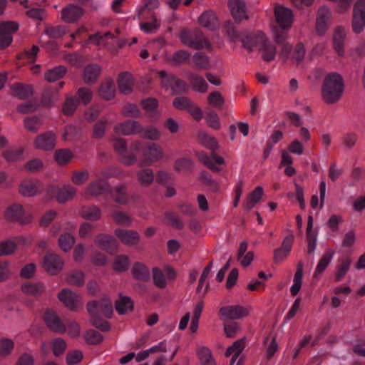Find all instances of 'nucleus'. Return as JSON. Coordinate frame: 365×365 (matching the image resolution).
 I'll list each match as a JSON object with an SVG mask.
<instances>
[{"label": "nucleus", "instance_id": "obj_1", "mask_svg": "<svg viewBox=\"0 0 365 365\" xmlns=\"http://www.w3.org/2000/svg\"><path fill=\"white\" fill-rule=\"evenodd\" d=\"M86 309L91 316L93 326L102 331H108L110 329L109 322L101 318L102 316L111 318L113 313L112 302L108 295H104L100 299L89 302Z\"/></svg>", "mask_w": 365, "mask_h": 365}, {"label": "nucleus", "instance_id": "obj_2", "mask_svg": "<svg viewBox=\"0 0 365 365\" xmlns=\"http://www.w3.org/2000/svg\"><path fill=\"white\" fill-rule=\"evenodd\" d=\"M199 140L203 146L212 150L210 155L204 151L196 153L199 160L212 171H220L221 168L217 166V165H223L225 160L222 157L217 155L215 153L218 147L217 140L214 137L204 132L199 134Z\"/></svg>", "mask_w": 365, "mask_h": 365}, {"label": "nucleus", "instance_id": "obj_3", "mask_svg": "<svg viewBox=\"0 0 365 365\" xmlns=\"http://www.w3.org/2000/svg\"><path fill=\"white\" fill-rule=\"evenodd\" d=\"M344 90V79L336 72L328 73L324 79L322 94L327 104L336 103L341 97Z\"/></svg>", "mask_w": 365, "mask_h": 365}, {"label": "nucleus", "instance_id": "obj_4", "mask_svg": "<svg viewBox=\"0 0 365 365\" xmlns=\"http://www.w3.org/2000/svg\"><path fill=\"white\" fill-rule=\"evenodd\" d=\"M131 152H142L143 160L140 165H151L160 160L163 156V151L160 146L155 143L143 144L139 141L133 142L130 145Z\"/></svg>", "mask_w": 365, "mask_h": 365}, {"label": "nucleus", "instance_id": "obj_5", "mask_svg": "<svg viewBox=\"0 0 365 365\" xmlns=\"http://www.w3.org/2000/svg\"><path fill=\"white\" fill-rule=\"evenodd\" d=\"M179 39L185 46L191 48H206L208 51L212 49L211 43L198 29H182L179 34Z\"/></svg>", "mask_w": 365, "mask_h": 365}, {"label": "nucleus", "instance_id": "obj_6", "mask_svg": "<svg viewBox=\"0 0 365 365\" xmlns=\"http://www.w3.org/2000/svg\"><path fill=\"white\" fill-rule=\"evenodd\" d=\"M158 73L161 78L163 86L166 89H171L175 94H180L187 92V84L182 80L177 78L174 74L168 73L165 71H159Z\"/></svg>", "mask_w": 365, "mask_h": 365}, {"label": "nucleus", "instance_id": "obj_7", "mask_svg": "<svg viewBox=\"0 0 365 365\" xmlns=\"http://www.w3.org/2000/svg\"><path fill=\"white\" fill-rule=\"evenodd\" d=\"M19 24L16 21L0 22V49L9 47L13 41L12 35L18 31Z\"/></svg>", "mask_w": 365, "mask_h": 365}, {"label": "nucleus", "instance_id": "obj_8", "mask_svg": "<svg viewBox=\"0 0 365 365\" xmlns=\"http://www.w3.org/2000/svg\"><path fill=\"white\" fill-rule=\"evenodd\" d=\"M173 106L178 110L187 111L192 117L199 121L202 118V112L188 97L181 96L173 100Z\"/></svg>", "mask_w": 365, "mask_h": 365}, {"label": "nucleus", "instance_id": "obj_9", "mask_svg": "<svg viewBox=\"0 0 365 365\" xmlns=\"http://www.w3.org/2000/svg\"><path fill=\"white\" fill-rule=\"evenodd\" d=\"M252 308L240 305H228L220 308L221 319L225 320L240 319L249 315Z\"/></svg>", "mask_w": 365, "mask_h": 365}, {"label": "nucleus", "instance_id": "obj_10", "mask_svg": "<svg viewBox=\"0 0 365 365\" xmlns=\"http://www.w3.org/2000/svg\"><path fill=\"white\" fill-rule=\"evenodd\" d=\"M5 217L10 222H18L21 225L29 224L32 220L31 215L26 213L19 204H14L9 207L6 211Z\"/></svg>", "mask_w": 365, "mask_h": 365}, {"label": "nucleus", "instance_id": "obj_11", "mask_svg": "<svg viewBox=\"0 0 365 365\" xmlns=\"http://www.w3.org/2000/svg\"><path fill=\"white\" fill-rule=\"evenodd\" d=\"M365 27V0H358L354 6L352 29L354 33H361Z\"/></svg>", "mask_w": 365, "mask_h": 365}, {"label": "nucleus", "instance_id": "obj_12", "mask_svg": "<svg viewBox=\"0 0 365 365\" xmlns=\"http://www.w3.org/2000/svg\"><path fill=\"white\" fill-rule=\"evenodd\" d=\"M58 299L70 310H76L82 306L81 297L68 288L63 289L58 294Z\"/></svg>", "mask_w": 365, "mask_h": 365}, {"label": "nucleus", "instance_id": "obj_13", "mask_svg": "<svg viewBox=\"0 0 365 365\" xmlns=\"http://www.w3.org/2000/svg\"><path fill=\"white\" fill-rule=\"evenodd\" d=\"M274 16L277 23L281 29L284 30L291 27L294 18L292 9L282 6H277L274 8Z\"/></svg>", "mask_w": 365, "mask_h": 365}, {"label": "nucleus", "instance_id": "obj_14", "mask_svg": "<svg viewBox=\"0 0 365 365\" xmlns=\"http://www.w3.org/2000/svg\"><path fill=\"white\" fill-rule=\"evenodd\" d=\"M113 147L115 150L120 156L122 163L130 165L136 160L135 153L132 152L130 155L126 154L127 143L125 139L121 138H115L113 140Z\"/></svg>", "mask_w": 365, "mask_h": 365}, {"label": "nucleus", "instance_id": "obj_15", "mask_svg": "<svg viewBox=\"0 0 365 365\" xmlns=\"http://www.w3.org/2000/svg\"><path fill=\"white\" fill-rule=\"evenodd\" d=\"M113 130L116 134L129 135L141 133L143 128L138 121L128 120L123 123H118Z\"/></svg>", "mask_w": 365, "mask_h": 365}, {"label": "nucleus", "instance_id": "obj_16", "mask_svg": "<svg viewBox=\"0 0 365 365\" xmlns=\"http://www.w3.org/2000/svg\"><path fill=\"white\" fill-rule=\"evenodd\" d=\"M331 17L330 9L327 6H322L317 12L316 21V31L318 35L324 36L328 29Z\"/></svg>", "mask_w": 365, "mask_h": 365}, {"label": "nucleus", "instance_id": "obj_17", "mask_svg": "<svg viewBox=\"0 0 365 365\" xmlns=\"http://www.w3.org/2000/svg\"><path fill=\"white\" fill-rule=\"evenodd\" d=\"M63 266V261L56 254H47L43 261V268L51 274H56Z\"/></svg>", "mask_w": 365, "mask_h": 365}, {"label": "nucleus", "instance_id": "obj_18", "mask_svg": "<svg viewBox=\"0 0 365 365\" xmlns=\"http://www.w3.org/2000/svg\"><path fill=\"white\" fill-rule=\"evenodd\" d=\"M227 5L233 19L237 22L248 19L246 4L243 0H229Z\"/></svg>", "mask_w": 365, "mask_h": 365}, {"label": "nucleus", "instance_id": "obj_19", "mask_svg": "<svg viewBox=\"0 0 365 365\" xmlns=\"http://www.w3.org/2000/svg\"><path fill=\"white\" fill-rule=\"evenodd\" d=\"M43 319L47 327L54 332L64 333L67 329L61 319L50 309L45 312Z\"/></svg>", "mask_w": 365, "mask_h": 365}, {"label": "nucleus", "instance_id": "obj_20", "mask_svg": "<svg viewBox=\"0 0 365 365\" xmlns=\"http://www.w3.org/2000/svg\"><path fill=\"white\" fill-rule=\"evenodd\" d=\"M56 135L48 131L37 136L34 141V146L37 149L43 150H53L56 145Z\"/></svg>", "mask_w": 365, "mask_h": 365}, {"label": "nucleus", "instance_id": "obj_21", "mask_svg": "<svg viewBox=\"0 0 365 365\" xmlns=\"http://www.w3.org/2000/svg\"><path fill=\"white\" fill-rule=\"evenodd\" d=\"M11 95L20 100H27L34 95L32 86L22 83H14L10 86Z\"/></svg>", "mask_w": 365, "mask_h": 365}, {"label": "nucleus", "instance_id": "obj_22", "mask_svg": "<svg viewBox=\"0 0 365 365\" xmlns=\"http://www.w3.org/2000/svg\"><path fill=\"white\" fill-rule=\"evenodd\" d=\"M335 252L332 249H327L319 260L317 262L316 268L314 269L313 277L319 278L321 275L324 272L328 266L331 264L334 257Z\"/></svg>", "mask_w": 365, "mask_h": 365}, {"label": "nucleus", "instance_id": "obj_23", "mask_svg": "<svg viewBox=\"0 0 365 365\" xmlns=\"http://www.w3.org/2000/svg\"><path fill=\"white\" fill-rule=\"evenodd\" d=\"M83 10L76 4H69L62 9L61 19L66 23H74L82 16Z\"/></svg>", "mask_w": 365, "mask_h": 365}, {"label": "nucleus", "instance_id": "obj_24", "mask_svg": "<svg viewBox=\"0 0 365 365\" xmlns=\"http://www.w3.org/2000/svg\"><path fill=\"white\" fill-rule=\"evenodd\" d=\"M96 244L102 250L107 252L114 254L118 250V242L110 235L100 234L97 236Z\"/></svg>", "mask_w": 365, "mask_h": 365}, {"label": "nucleus", "instance_id": "obj_25", "mask_svg": "<svg viewBox=\"0 0 365 365\" xmlns=\"http://www.w3.org/2000/svg\"><path fill=\"white\" fill-rule=\"evenodd\" d=\"M264 37L265 34L262 31H257L245 36L241 41L245 48L252 51L255 48L257 49Z\"/></svg>", "mask_w": 365, "mask_h": 365}, {"label": "nucleus", "instance_id": "obj_26", "mask_svg": "<svg viewBox=\"0 0 365 365\" xmlns=\"http://www.w3.org/2000/svg\"><path fill=\"white\" fill-rule=\"evenodd\" d=\"M41 187V183L37 180H24L19 185V192L24 197H31L36 195Z\"/></svg>", "mask_w": 365, "mask_h": 365}, {"label": "nucleus", "instance_id": "obj_27", "mask_svg": "<svg viewBox=\"0 0 365 365\" xmlns=\"http://www.w3.org/2000/svg\"><path fill=\"white\" fill-rule=\"evenodd\" d=\"M338 262L334 275L336 282H340L346 276L351 267V258L349 255L341 256L338 258Z\"/></svg>", "mask_w": 365, "mask_h": 365}, {"label": "nucleus", "instance_id": "obj_28", "mask_svg": "<svg viewBox=\"0 0 365 365\" xmlns=\"http://www.w3.org/2000/svg\"><path fill=\"white\" fill-rule=\"evenodd\" d=\"M257 49L262 53V58L267 61L270 62L275 58L276 48L265 36Z\"/></svg>", "mask_w": 365, "mask_h": 365}, {"label": "nucleus", "instance_id": "obj_29", "mask_svg": "<svg viewBox=\"0 0 365 365\" xmlns=\"http://www.w3.org/2000/svg\"><path fill=\"white\" fill-rule=\"evenodd\" d=\"M198 22L202 26L211 31H214L218 27V19L211 10L202 13L198 18Z\"/></svg>", "mask_w": 365, "mask_h": 365}, {"label": "nucleus", "instance_id": "obj_30", "mask_svg": "<svg viewBox=\"0 0 365 365\" xmlns=\"http://www.w3.org/2000/svg\"><path fill=\"white\" fill-rule=\"evenodd\" d=\"M114 232L120 240L125 245H134L139 241L140 236L135 230L116 229Z\"/></svg>", "mask_w": 365, "mask_h": 365}, {"label": "nucleus", "instance_id": "obj_31", "mask_svg": "<svg viewBox=\"0 0 365 365\" xmlns=\"http://www.w3.org/2000/svg\"><path fill=\"white\" fill-rule=\"evenodd\" d=\"M245 347V338H242L240 339L235 341L232 345L229 346L226 351L225 356H230L232 358L230 359V365H234L235 361L238 359L241 354L242 353Z\"/></svg>", "mask_w": 365, "mask_h": 365}, {"label": "nucleus", "instance_id": "obj_32", "mask_svg": "<svg viewBox=\"0 0 365 365\" xmlns=\"http://www.w3.org/2000/svg\"><path fill=\"white\" fill-rule=\"evenodd\" d=\"M188 80L194 91L200 93H204L207 91L208 85L202 76L195 73H190L188 75Z\"/></svg>", "mask_w": 365, "mask_h": 365}, {"label": "nucleus", "instance_id": "obj_33", "mask_svg": "<svg viewBox=\"0 0 365 365\" xmlns=\"http://www.w3.org/2000/svg\"><path fill=\"white\" fill-rule=\"evenodd\" d=\"M118 86L120 92L123 94L131 93L133 87V78L128 72L120 73L118 79Z\"/></svg>", "mask_w": 365, "mask_h": 365}, {"label": "nucleus", "instance_id": "obj_34", "mask_svg": "<svg viewBox=\"0 0 365 365\" xmlns=\"http://www.w3.org/2000/svg\"><path fill=\"white\" fill-rule=\"evenodd\" d=\"M110 190V185L106 180H98L91 182L87 187V192L93 196L103 195Z\"/></svg>", "mask_w": 365, "mask_h": 365}, {"label": "nucleus", "instance_id": "obj_35", "mask_svg": "<svg viewBox=\"0 0 365 365\" xmlns=\"http://www.w3.org/2000/svg\"><path fill=\"white\" fill-rule=\"evenodd\" d=\"M101 71V67L96 63H91L84 68L83 81L87 84L94 83Z\"/></svg>", "mask_w": 365, "mask_h": 365}, {"label": "nucleus", "instance_id": "obj_36", "mask_svg": "<svg viewBox=\"0 0 365 365\" xmlns=\"http://www.w3.org/2000/svg\"><path fill=\"white\" fill-rule=\"evenodd\" d=\"M304 274V263L299 262L297 265L296 272L293 279V284L290 287V293L292 296H296L299 292Z\"/></svg>", "mask_w": 365, "mask_h": 365}, {"label": "nucleus", "instance_id": "obj_37", "mask_svg": "<svg viewBox=\"0 0 365 365\" xmlns=\"http://www.w3.org/2000/svg\"><path fill=\"white\" fill-rule=\"evenodd\" d=\"M140 106L149 118H158V101L154 98H148L141 101Z\"/></svg>", "mask_w": 365, "mask_h": 365}, {"label": "nucleus", "instance_id": "obj_38", "mask_svg": "<svg viewBox=\"0 0 365 365\" xmlns=\"http://www.w3.org/2000/svg\"><path fill=\"white\" fill-rule=\"evenodd\" d=\"M115 307L116 312L120 315H123L128 312H132L133 310V302L130 297L122 296V294H120L119 299L115 303Z\"/></svg>", "mask_w": 365, "mask_h": 365}, {"label": "nucleus", "instance_id": "obj_39", "mask_svg": "<svg viewBox=\"0 0 365 365\" xmlns=\"http://www.w3.org/2000/svg\"><path fill=\"white\" fill-rule=\"evenodd\" d=\"M263 194L264 190L262 187L257 186L255 190L247 196L244 204L245 209L247 211L252 210L261 200Z\"/></svg>", "mask_w": 365, "mask_h": 365}, {"label": "nucleus", "instance_id": "obj_40", "mask_svg": "<svg viewBox=\"0 0 365 365\" xmlns=\"http://www.w3.org/2000/svg\"><path fill=\"white\" fill-rule=\"evenodd\" d=\"M345 37L346 32L344 29L341 26L336 28L333 35V41L336 52L339 56H343L344 53V41Z\"/></svg>", "mask_w": 365, "mask_h": 365}, {"label": "nucleus", "instance_id": "obj_41", "mask_svg": "<svg viewBox=\"0 0 365 365\" xmlns=\"http://www.w3.org/2000/svg\"><path fill=\"white\" fill-rule=\"evenodd\" d=\"M131 273L133 278L138 280L146 282L150 279V271L143 263H135L131 269Z\"/></svg>", "mask_w": 365, "mask_h": 365}, {"label": "nucleus", "instance_id": "obj_42", "mask_svg": "<svg viewBox=\"0 0 365 365\" xmlns=\"http://www.w3.org/2000/svg\"><path fill=\"white\" fill-rule=\"evenodd\" d=\"M193 68L197 70L210 68V58L202 52H197L192 56Z\"/></svg>", "mask_w": 365, "mask_h": 365}, {"label": "nucleus", "instance_id": "obj_43", "mask_svg": "<svg viewBox=\"0 0 365 365\" xmlns=\"http://www.w3.org/2000/svg\"><path fill=\"white\" fill-rule=\"evenodd\" d=\"M66 71L67 68L64 66H55L44 73V78L48 82H55L63 78Z\"/></svg>", "mask_w": 365, "mask_h": 365}, {"label": "nucleus", "instance_id": "obj_44", "mask_svg": "<svg viewBox=\"0 0 365 365\" xmlns=\"http://www.w3.org/2000/svg\"><path fill=\"white\" fill-rule=\"evenodd\" d=\"M100 96L106 99L110 100L115 96V86L114 82L112 80L106 81L101 83L99 90Z\"/></svg>", "mask_w": 365, "mask_h": 365}, {"label": "nucleus", "instance_id": "obj_45", "mask_svg": "<svg viewBox=\"0 0 365 365\" xmlns=\"http://www.w3.org/2000/svg\"><path fill=\"white\" fill-rule=\"evenodd\" d=\"M197 355L201 365H216L211 350L205 346L198 348Z\"/></svg>", "mask_w": 365, "mask_h": 365}, {"label": "nucleus", "instance_id": "obj_46", "mask_svg": "<svg viewBox=\"0 0 365 365\" xmlns=\"http://www.w3.org/2000/svg\"><path fill=\"white\" fill-rule=\"evenodd\" d=\"M22 292L26 295L38 296L44 291V286L42 283L26 282L21 286Z\"/></svg>", "mask_w": 365, "mask_h": 365}, {"label": "nucleus", "instance_id": "obj_47", "mask_svg": "<svg viewBox=\"0 0 365 365\" xmlns=\"http://www.w3.org/2000/svg\"><path fill=\"white\" fill-rule=\"evenodd\" d=\"M80 215L87 220H98L101 216V211L96 206H87L81 208Z\"/></svg>", "mask_w": 365, "mask_h": 365}, {"label": "nucleus", "instance_id": "obj_48", "mask_svg": "<svg viewBox=\"0 0 365 365\" xmlns=\"http://www.w3.org/2000/svg\"><path fill=\"white\" fill-rule=\"evenodd\" d=\"M76 190L75 187L70 185H64L61 189L56 192V200L63 203L69 200H71L76 195Z\"/></svg>", "mask_w": 365, "mask_h": 365}, {"label": "nucleus", "instance_id": "obj_49", "mask_svg": "<svg viewBox=\"0 0 365 365\" xmlns=\"http://www.w3.org/2000/svg\"><path fill=\"white\" fill-rule=\"evenodd\" d=\"M127 187L125 185H119L111 192V196L115 202L125 205L128 202Z\"/></svg>", "mask_w": 365, "mask_h": 365}, {"label": "nucleus", "instance_id": "obj_50", "mask_svg": "<svg viewBox=\"0 0 365 365\" xmlns=\"http://www.w3.org/2000/svg\"><path fill=\"white\" fill-rule=\"evenodd\" d=\"M84 273L79 270L73 271L68 275L66 278V281L68 284L77 287L83 286L84 284Z\"/></svg>", "mask_w": 365, "mask_h": 365}, {"label": "nucleus", "instance_id": "obj_51", "mask_svg": "<svg viewBox=\"0 0 365 365\" xmlns=\"http://www.w3.org/2000/svg\"><path fill=\"white\" fill-rule=\"evenodd\" d=\"M74 243L75 238L69 233L61 235L58 239V245L64 252L69 251L73 246Z\"/></svg>", "mask_w": 365, "mask_h": 365}, {"label": "nucleus", "instance_id": "obj_52", "mask_svg": "<svg viewBox=\"0 0 365 365\" xmlns=\"http://www.w3.org/2000/svg\"><path fill=\"white\" fill-rule=\"evenodd\" d=\"M193 168V162L190 158H182L178 159L174 164V169L177 172L191 171Z\"/></svg>", "mask_w": 365, "mask_h": 365}, {"label": "nucleus", "instance_id": "obj_53", "mask_svg": "<svg viewBox=\"0 0 365 365\" xmlns=\"http://www.w3.org/2000/svg\"><path fill=\"white\" fill-rule=\"evenodd\" d=\"M84 338L88 344L93 345L100 344L103 339V335L94 329L86 331L84 334Z\"/></svg>", "mask_w": 365, "mask_h": 365}, {"label": "nucleus", "instance_id": "obj_54", "mask_svg": "<svg viewBox=\"0 0 365 365\" xmlns=\"http://www.w3.org/2000/svg\"><path fill=\"white\" fill-rule=\"evenodd\" d=\"M143 5L138 6L136 9V14L138 19H140V16L145 10H155L160 6V2L158 0H143Z\"/></svg>", "mask_w": 365, "mask_h": 365}, {"label": "nucleus", "instance_id": "obj_55", "mask_svg": "<svg viewBox=\"0 0 365 365\" xmlns=\"http://www.w3.org/2000/svg\"><path fill=\"white\" fill-rule=\"evenodd\" d=\"M93 97V93L88 88H80L77 91V102L83 105L90 103Z\"/></svg>", "mask_w": 365, "mask_h": 365}, {"label": "nucleus", "instance_id": "obj_56", "mask_svg": "<svg viewBox=\"0 0 365 365\" xmlns=\"http://www.w3.org/2000/svg\"><path fill=\"white\" fill-rule=\"evenodd\" d=\"M14 347V342L12 339L2 338L0 339V356H9Z\"/></svg>", "mask_w": 365, "mask_h": 365}, {"label": "nucleus", "instance_id": "obj_57", "mask_svg": "<svg viewBox=\"0 0 365 365\" xmlns=\"http://www.w3.org/2000/svg\"><path fill=\"white\" fill-rule=\"evenodd\" d=\"M190 54L185 50H178L173 53L170 61L175 65H180L190 58Z\"/></svg>", "mask_w": 365, "mask_h": 365}, {"label": "nucleus", "instance_id": "obj_58", "mask_svg": "<svg viewBox=\"0 0 365 365\" xmlns=\"http://www.w3.org/2000/svg\"><path fill=\"white\" fill-rule=\"evenodd\" d=\"M73 155L68 149H60L55 152V160L59 165H64L70 161Z\"/></svg>", "mask_w": 365, "mask_h": 365}, {"label": "nucleus", "instance_id": "obj_59", "mask_svg": "<svg viewBox=\"0 0 365 365\" xmlns=\"http://www.w3.org/2000/svg\"><path fill=\"white\" fill-rule=\"evenodd\" d=\"M24 150L19 149H9L4 152L3 156L7 161H19L23 159Z\"/></svg>", "mask_w": 365, "mask_h": 365}, {"label": "nucleus", "instance_id": "obj_60", "mask_svg": "<svg viewBox=\"0 0 365 365\" xmlns=\"http://www.w3.org/2000/svg\"><path fill=\"white\" fill-rule=\"evenodd\" d=\"M138 178L143 185L148 186L154 179L153 172L149 168L143 169L138 173Z\"/></svg>", "mask_w": 365, "mask_h": 365}, {"label": "nucleus", "instance_id": "obj_61", "mask_svg": "<svg viewBox=\"0 0 365 365\" xmlns=\"http://www.w3.org/2000/svg\"><path fill=\"white\" fill-rule=\"evenodd\" d=\"M41 123V120L38 116L26 117L24 119L26 128L33 133H36L38 131V127Z\"/></svg>", "mask_w": 365, "mask_h": 365}, {"label": "nucleus", "instance_id": "obj_62", "mask_svg": "<svg viewBox=\"0 0 365 365\" xmlns=\"http://www.w3.org/2000/svg\"><path fill=\"white\" fill-rule=\"evenodd\" d=\"M152 22H142L140 24V29L145 34L155 33L160 27L155 16H153Z\"/></svg>", "mask_w": 365, "mask_h": 365}, {"label": "nucleus", "instance_id": "obj_63", "mask_svg": "<svg viewBox=\"0 0 365 365\" xmlns=\"http://www.w3.org/2000/svg\"><path fill=\"white\" fill-rule=\"evenodd\" d=\"M153 279L154 284L158 288L165 287L166 281L165 275L158 267L153 268Z\"/></svg>", "mask_w": 365, "mask_h": 365}, {"label": "nucleus", "instance_id": "obj_64", "mask_svg": "<svg viewBox=\"0 0 365 365\" xmlns=\"http://www.w3.org/2000/svg\"><path fill=\"white\" fill-rule=\"evenodd\" d=\"M207 101L212 107L221 108L225 102V99L220 92L215 91L209 94Z\"/></svg>", "mask_w": 365, "mask_h": 365}]
</instances>
